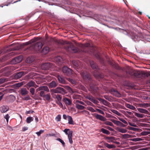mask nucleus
<instances>
[{
    "label": "nucleus",
    "instance_id": "obj_1",
    "mask_svg": "<svg viewBox=\"0 0 150 150\" xmlns=\"http://www.w3.org/2000/svg\"><path fill=\"white\" fill-rule=\"evenodd\" d=\"M126 74L130 76H134L136 78L144 79L146 78L145 72H140L133 70H129L126 71Z\"/></svg>",
    "mask_w": 150,
    "mask_h": 150
},
{
    "label": "nucleus",
    "instance_id": "obj_2",
    "mask_svg": "<svg viewBox=\"0 0 150 150\" xmlns=\"http://www.w3.org/2000/svg\"><path fill=\"white\" fill-rule=\"evenodd\" d=\"M65 49L68 52L73 53H79L80 52L79 50L72 44L67 45Z\"/></svg>",
    "mask_w": 150,
    "mask_h": 150
},
{
    "label": "nucleus",
    "instance_id": "obj_3",
    "mask_svg": "<svg viewBox=\"0 0 150 150\" xmlns=\"http://www.w3.org/2000/svg\"><path fill=\"white\" fill-rule=\"evenodd\" d=\"M37 90L40 92L39 93V95L42 97H43L45 95V91L48 92L49 91L48 87L46 86H40L37 89Z\"/></svg>",
    "mask_w": 150,
    "mask_h": 150
},
{
    "label": "nucleus",
    "instance_id": "obj_4",
    "mask_svg": "<svg viewBox=\"0 0 150 150\" xmlns=\"http://www.w3.org/2000/svg\"><path fill=\"white\" fill-rule=\"evenodd\" d=\"M51 94L52 95L55 93H60L64 94L66 93V91L62 88L58 87L55 89L51 90Z\"/></svg>",
    "mask_w": 150,
    "mask_h": 150
},
{
    "label": "nucleus",
    "instance_id": "obj_5",
    "mask_svg": "<svg viewBox=\"0 0 150 150\" xmlns=\"http://www.w3.org/2000/svg\"><path fill=\"white\" fill-rule=\"evenodd\" d=\"M80 74L84 80L87 81H91L90 75L86 71H81Z\"/></svg>",
    "mask_w": 150,
    "mask_h": 150
},
{
    "label": "nucleus",
    "instance_id": "obj_6",
    "mask_svg": "<svg viewBox=\"0 0 150 150\" xmlns=\"http://www.w3.org/2000/svg\"><path fill=\"white\" fill-rule=\"evenodd\" d=\"M43 45L42 42H37L35 43L32 44L30 47L33 49L37 51L40 49L42 47Z\"/></svg>",
    "mask_w": 150,
    "mask_h": 150
},
{
    "label": "nucleus",
    "instance_id": "obj_7",
    "mask_svg": "<svg viewBox=\"0 0 150 150\" xmlns=\"http://www.w3.org/2000/svg\"><path fill=\"white\" fill-rule=\"evenodd\" d=\"M62 71L65 75L68 76H70L72 74V70L66 66L63 67Z\"/></svg>",
    "mask_w": 150,
    "mask_h": 150
},
{
    "label": "nucleus",
    "instance_id": "obj_8",
    "mask_svg": "<svg viewBox=\"0 0 150 150\" xmlns=\"http://www.w3.org/2000/svg\"><path fill=\"white\" fill-rule=\"evenodd\" d=\"M110 91L111 94L117 97L120 98L121 97V95L120 93L116 90L114 88H111Z\"/></svg>",
    "mask_w": 150,
    "mask_h": 150
},
{
    "label": "nucleus",
    "instance_id": "obj_9",
    "mask_svg": "<svg viewBox=\"0 0 150 150\" xmlns=\"http://www.w3.org/2000/svg\"><path fill=\"white\" fill-rule=\"evenodd\" d=\"M26 74V73L23 71H21L15 74L13 78L15 79H17L21 78L22 76Z\"/></svg>",
    "mask_w": 150,
    "mask_h": 150
},
{
    "label": "nucleus",
    "instance_id": "obj_10",
    "mask_svg": "<svg viewBox=\"0 0 150 150\" xmlns=\"http://www.w3.org/2000/svg\"><path fill=\"white\" fill-rule=\"evenodd\" d=\"M109 64L113 68H115L117 70H120L121 69V68L117 64L115 63V62L110 60L108 61Z\"/></svg>",
    "mask_w": 150,
    "mask_h": 150
},
{
    "label": "nucleus",
    "instance_id": "obj_11",
    "mask_svg": "<svg viewBox=\"0 0 150 150\" xmlns=\"http://www.w3.org/2000/svg\"><path fill=\"white\" fill-rule=\"evenodd\" d=\"M95 55L96 58L99 60L100 63L103 65H105V62L104 59L101 57L100 54L99 53H97Z\"/></svg>",
    "mask_w": 150,
    "mask_h": 150
},
{
    "label": "nucleus",
    "instance_id": "obj_12",
    "mask_svg": "<svg viewBox=\"0 0 150 150\" xmlns=\"http://www.w3.org/2000/svg\"><path fill=\"white\" fill-rule=\"evenodd\" d=\"M51 66V64L49 63L43 64L41 66L42 69L47 70L49 69Z\"/></svg>",
    "mask_w": 150,
    "mask_h": 150
},
{
    "label": "nucleus",
    "instance_id": "obj_13",
    "mask_svg": "<svg viewBox=\"0 0 150 150\" xmlns=\"http://www.w3.org/2000/svg\"><path fill=\"white\" fill-rule=\"evenodd\" d=\"M72 63L75 68L79 69L80 68V66L81 65V63L78 61L73 60L72 61Z\"/></svg>",
    "mask_w": 150,
    "mask_h": 150
},
{
    "label": "nucleus",
    "instance_id": "obj_14",
    "mask_svg": "<svg viewBox=\"0 0 150 150\" xmlns=\"http://www.w3.org/2000/svg\"><path fill=\"white\" fill-rule=\"evenodd\" d=\"M20 91L21 94L23 96L27 95L29 92L25 88H21Z\"/></svg>",
    "mask_w": 150,
    "mask_h": 150
},
{
    "label": "nucleus",
    "instance_id": "obj_15",
    "mask_svg": "<svg viewBox=\"0 0 150 150\" xmlns=\"http://www.w3.org/2000/svg\"><path fill=\"white\" fill-rule=\"evenodd\" d=\"M95 116L97 119L102 121H105L106 120V119L105 117L97 114H95Z\"/></svg>",
    "mask_w": 150,
    "mask_h": 150
},
{
    "label": "nucleus",
    "instance_id": "obj_16",
    "mask_svg": "<svg viewBox=\"0 0 150 150\" xmlns=\"http://www.w3.org/2000/svg\"><path fill=\"white\" fill-rule=\"evenodd\" d=\"M112 121L115 125L117 126H120L121 127H125L126 126L121 122L120 121L113 120Z\"/></svg>",
    "mask_w": 150,
    "mask_h": 150
},
{
    "label": "nucleus",
    "instance_id": "obj_17",
    "mask_svg": "<svg viewBox=\"0 0 150 150\" xmlns=\"http://www.w3.org/2000/svg\"><path fill=\"white\" fill-rule=\"evenodd\" d=\"M9 109L8 106L4 105L0 108V111L2 113H4L7 112Z\"/></svg>",
    "mask_w": 150,
    "mask_h": 150
},
{
    "label": "nucleus",
    "instance_id": "obj_18",
    "mask_svg": "<svg viewBox=\"0 0 150 150\" xmlns=\"http://www.w3.org/2000/svg\"><path fill=\"white\" fill-rule=\"evenodd\" d=\"M73 131H69V134H68V138L69 142L70 144H72L73 143L72 139Z\"/></svg>",
    "mask_w": 150,
    "mask_h": 150
},
{
    "label": "nucleus",
    "instance_id": "obj_19",
    "mask_svg": "<svg viewBox=\"0 0 150 150\" xmlns=\"http://www.w3.org/2000/svg\"><path fill=\"white\" fill-rule=\"evenodd\" d=\"M87 98L95 104H97L98 103V102L95 100L92 96H87Z\"/></svg>",
    "mask_w": 150,
    "mask_h": 150
},
{
    "label": "nucleus",
    "instance_id": "obj_20",
    "mask_svg": "<svg viewBox=\"0 0 150 150\" xmlns=\"http://www.w3.org/2000/svg\"><path fill=\"white\" fill-rule=\"evenodd\" d=\"M63 100L66 105H70L72 103L71 101L66 97L64 98Z\"/></svg>",
    "mask_w": 150,
    "mask_h": 150
},
{
    "label": "nucleus",
    "instance_id": "obj_21",
    "mask_svg": "<svg viewBox=\"0 0 150 150\" xmlns=\"http://www.w3.org/2000/svg\"><path fill=\"white\" fill-rule=\"evenodd\" d=\"M49 47H45L41 51V53L43 54H45L49 52Z\"/></svg>",
    "mask_w": 150,
    "mask_h": 150
},
{
    "label": "nucleus",
    "instance_id": "obj_22",
    "mask_svg": "<svg viewBox=\"0 0 150 150\" xmlns=\"http://www.w3.org/2000/svg\"><path fill=\"white\" fill-rule=\"evenodd\" d=\"M22 57L21 56H19L18 57H15L13 60V61H15V63H18L22 61Z\"/></svg>",
    "mask_w": 150,
    "mask_h": 150
},
{
    "label": "nucleus",
    "instance_id": "obj_23",
    "mask_svg": "<svg viewBox=\"0 0 150 150\" xmlns=\"http://www.w3.org/2000/svg\"><path fill=\"white\" fill-rule=\"evenodd\" d=\"M90 63L92 68L93 69H97L98 67L96 64L93 61L90 62Z\"/></svg>",
    "mask_w": 150,
    "mask_h": 150
},
{
    "label": "nucleus",
    "instance_id": "obj_24",
    "mask_svg": "<svg viewBox=\"0 0 150 150\" xmlns=\"http://www.w3.org/2000/svg\"><path fill=\"white\" fill-rule=\"evenodd\" d=\"M117 130L119 132L124 133L127 132V130L121 127H117Z\"/></svg>",
    "mask_w": 150,
    "mask_h": 150
},
{
    "label": "nucleus",
    "instance_id": "obj_25",
    "mask_svg": "<svg viewBox=\"0 0 150 150\" xmlns=\"http://www.w3.org/2000/svg\"><path fill=\"white\" fill-rule=\"evenodd\" d=\"M35 83L33 81H31L28 82L26 85V87L28 88H29L31 87L35 86L34 85Z\"/></svg>",
    "mask_w": 150,
    "mask_h": 150
},
{
    "label": "nucleus",
    "instance_id": "obj_26",
    "mask_svg": "<svg viewBox=\"0 0 150 150\" xmlns=\"http://www.w3.org/2000/svg\"><path fill=\"white\" fill-rule=\"evenodd\" d=\"M57 86V84L56 81H52L50 83L49 87L50 88H54Z\"/></svg>",
    "mask_w": 150,
    "mask_h": 150
},
{
    "label": "nucleus",
    "instance_id": "obj_27",
    "mask_svg": "<svg viewBox=\"0 0 150 150\" xmlns=\"http://www.w3.org/2000/svg\"><path fill=\"white\" fill-rule=\"evenodd\" d=\"M98 100L99 101H101L103 104L107 106L109 104V103L108 101L104 99L99 98L98 99Z\"/></svg>",
    "mask_w": 150,
    "mask_h": 150
},
{
    "label": "nucleus",
    "instance_id": "obj_28",
    "mask_svg": "<svg viewBox=\"0 0 150 150\" xmlns=\"http://www.w3.org/2000/svg\"><path fill=\"white\" fill-rule=\"evenodd\" d=\"M138 110L141 113L148 114L149 112L147 110L142 108H139L138 109Z\"/></svg>",
    "mask_w": 150,
    "mask_h": 150
},
{
    "label": "nucleus",
    "instance_id": "obj_29",
    "mask_svg": "<svg viewBox=\"0 0 150 150\" xmlns=\"http://www.w3.org/2000/svg\"><path fill=\"white\" fill-rule=\"evenodd\" d=\"M105 146L109 149H113L115 148V146L113 144H110L107 143H105L104 144Z\"/></svg>",
    "mask_w": 150,
    "mask_h": 150
},
{
    "label": "nucleus",
    "instance_id": "obj_30",
    "mask_svg": "<svg viewBox=\"0 0 150 150\" xmlns=\"http://www.w3.org/2000/svg\"><path fill=\"white\" fill-rule=\"evenodd\" d=\"M58 79L60 83L63 84L65 83L66 81L65 80L60 76H58Z\"/></svg>",
    "mask_w": 150,
    "mask_h": 150
},
{
    "label": "nucleus",
    "instance_id": "obj_31",
    "mask_svg": "<svg viewBox=\"0 0 150 150\" xmlns=\"http://www.w3.org/2000/svg\"><path fill=\"white\" fill-rule=\"evenodd\" d=\"M101 131L103 133L109 135L110 134V132L109 131L103 128L101 129Z\"/></svg>",
    "mask_w": 150,
    "mask_h": 150
},
{
    "label": "nucleus",
    "instance_id": "obj_32",
    "mask_svg": "<svg viewBox=\"0 0 150 150\" xmlns=\"http://www.w3.org/2000/svg\"><path fill=\"white\" fill-rule=\"evenodd\" d=\"M68 123L70 125H74V121L72 117L70 116H67Z\"/></svg>",
    "mask_w": 150,
    "mask_h": 150
},
{
    "label": "nucleus",
    "instance_id": "obj_33",
    "mask_svg": "<svg viewBox=\"0 0 150 150\" xmlns=\"http://www.w3.org/2000/svg\"><path fill=\"white\" fill-rule=\"evenodd\" d=\"M54 98H55L59 102L61 100L62 98L60 95L57 94V95L53 94L52 95Z\"/></svg>",
    "mask_w": 150,
    "mask_h": 150
},
{
    "label": "nucleus",
    "instance_id": "obj_34",
    "mask_svg": "<svg viewBox=\"0 0 150 150\" xmlns=\"http://www.w3.org/2000/svg\"><path fill=\"white\" fill-rule=\"evenodd\" d=\"M126 106L127 108L133 110H134L135 109V108L134 106L128 103L126 104Z\"/></svg>",
    "mask_w": 150,
    "mask_h": 150
},
{
    "label": "nucleus",
    "instance_id": "obj_35",
    "mask_svg": "<svg viewBox=\"0 0 150 150\" xmlns=\"http://www.w3.org/2000/svg\"><path fill=\"white\" fill-rule=\"evenodd\" d=\"M55 60L57 62L60 63V64H61L62 61V58L60 56H57L55 58Z\"/></svg>",
    "mask_w": 150,
    "mask_h": 150
},
{
    "label": "nucleus",
    "instance_id": "obj_36",
    "mask_svg": "<svg viewBox=\"0 0 150 150\" xmlns=\"http://www.w3.org/2000/svg\"><path fill=\"white\" fill-rule=\"evenodd\" d=\"M33 118L31 117H29L26 118V121L28 123H30L33 120Z\"/></svg>",
    "mask_w": 150,
    "mask_h": 150
},
{
    "label": "nucleus",
    "instance_id": "obj_37",
    "mask_svg": "<svg viewBox=\"0 0 150 150\" xmlns=\"http://www.w3.org/2000/svg\"><path fill=\"white\" fill-rule=\"evenodd\" d=\"M76 108L80 110H83L85 108V107L79 104L78 103H76Z\"/></svg>",
    "mask_w": 150,
    "mask_h": 150
},
{
    "label": "nucleus",
    "instance_id": "obj_38",
    "mask_svg": "<svg viewBox=\"0 0 150 150\" xmlns=\"http://www.w3.org/2000/svg\"><path fill=\"white\" fill-rule=\"evenodd\" d=\"M43 97L45 98L48 101H49L51 98L50 96V94H47L45 95Z\"/></svg>",
    "mask_w": 150,
    "mask_h": 150
},
{
    "label": "nucleus",
    "instance_id": "obj_39",
    "mask_svg": "<svg viewBox=\"0 0 150 150\" xmlns=\"http://www.w3.org/2000/svg\"><path fill=\"white\" fill-rule=\"evenodd\" d=\"M135 115L138 117L142 118L144 117V115L142 114H140L137 112H135Z\"/></svg>",
    "mask_w": 150,
    "mask_h": 150
},
{
    "label": "nucleus",
    "instance_id": "obj_40",
    "mask_svg": "<svg viewBox=\"0 0 150 150\" xmlns=\"http://www.w3.org/2000/svg\"><path fill=\"white\" fill-rule=\"evenodd\" d=\"M111 111L112 112L116 114L118 116H120L121 115L120 113L116 110L112 109L111 110Z\"/></svg>",
    "mask_w": 150,
    "mask_h": 150
},
{
    "label": "nucleus",
    "instance_id": "obj_41",
    "mask_svg": "<svg viewBox=\"0 0 150 150\" xmlns=\"http://www.w3.org/2000/svg\"><path fill=\"white\" fill-rule=\"evenodd\" d=\"M140 107L143 108H146L150 106V104L147 103H143L140 104Z\"/></svg>",
    "mask_w": 150,
    "mask_h": 150
},
{
    "label": "nucleus",
    "instance_id": "obj_42",
    "mask_svg": "<svg viewBox=\"0 0 150 150\" xmlns=\"http://www.w3.org/2000/svg\"><path fill=\"white\" fill-rule=\"evenodd\" d=\"M91 46V45L89 43H86L83 45L82 47H84V49H86L87 50L88 49V47Z\"/></svg>",
    "mask_w": 150,
    "mask_h": 150
},
{
    "label": "nucleus",
    "instance_id": "obj_43",
    "mask_svg": "<svg viewBox=\"0 0 150 150\" xmlns=\"http://www.w3.org/2000/svg\"><path fill=\"white\" fill-rule=\"evenodd\" d=\"M106 139L109 140L108 142H112L113 140L115 139V137H107Z\"/></svg>",
    "mask_w": 150,
    "mask_h": 150
},
{
    "label": "nucleus",
    "instance_id": "obj_44",
    "mask_svg": "<svg viewBox=\"0 0 150 150\" xmlns=\"http://www.w3.org/2000/svg\"><path fill=\"white\" fill-rule=\"evenodd\" d=\"M104 124L105 125H109L112 127H113L114 126L113 123L112 122L109 121H105L104 122Z\"/></svg>",
    "mask_w": 150,
    "mask_h": 150
},
{
    "label": "nucleus",
    "instance_id": "obj_45",
    "mask_svg": "<svg viewBox=\"0 0 150 150\" xmlns=\"http://www.w3.org/2000/svg\"><path fill=\"white\" fill-rule=\"evenodd\" d=\"M56 140L59 141L60 142H61L63 146L64 147L65 146V143L64 141L62 139L60 138H58L56 139Z\"/></svg>",
    "mask_w": 150,
    "mask_h": 150
},
{
    "label": "nucleus",
    "instance_id": "obj_46",
    "mask_svg": "<svg viewBox=\"0 0 150 150\" xmlns=\"http://www.w3.org/2000/svg\"><path fill=\"white\" fill-rule=\"evenodd\" d=\"M87 109L91 112H96V110H95L93 108L91 107H88L87 108Z\"/></svg>",
    "mask_w": 150,
    "mask_h": 150
},
{
    "label": "nucleus",
    "instance_id": "obj_47",
    "mask_svg": "<svg viewBox=\"0 0 150 150\" xmlns=\"http://www.w3.org/2000/svg\"><path fill=\"white\" fill-rule=\"evenodd\" d=\"M122 137L125 139L131 137V135L128 134H122Z\"/></svg>",
    "mask_w": 150,
    "mask_h": 150
},
{
    "label": "nucleus",
    "instance_id": "obj_48",
    "mask_svg": "<svg viewBox=\"0 0 150 150\" xmlns=\"http://www.w3.org/2000/svg\"><path fill=\"white\" fill-rule=\"evenodd\" d=\"M149 134V132L143 131L141 133V135L142 136H145L148 134Z\"/></svg>",
    "mask_w": 150,
    "mask_h": 150
},
{
    "label": "nucleus",
    "instance_id": "obj_49",
    "mask_svg": "<svg viewBox=\"0 0 150 150\" xmlns=\"http://www.w3.org/2000/svg\"><path fill=\"white\" fill-rule=\"evenodd\" d=\"M61 118V115H57V116L56 117L55 120L59 122L60 121Z\"/></svg>",
    "mask_w": 150,
    "mask_h": 150
},
{
    "label": "nucleus",
    "instance_id": "obj_50",
    "mask_svg": "<svg viewBox=\"0 0 150 150\" xmlns=\"http://www.w3.org/2000/svg\"><path fill=\"white\" fill-rule=\"evenodd\" d=\"M96 112H98L100 113L102 115L104 114V112L102 110L100 109H98V108H96Z\"/></svg>",
    "mask_w": 150,
    "mask_h": 150
},
{
    "label": "nucleus",
    "instance_id": "obj_51",
    "mask_svg": "<svg viewBox=\"0 0 150 150\" xmlns=\"http://www.w3.org/2000/svg\"><path fill=\"white\" fill-rule=\"evenodd\" d=\"M71 130H70L69 129H65L63 131L64 132H65V134L66 135H68V134H69V131H71Z\"/></svg>",
    "mask_w": 150,
    "mask_h": 150
},
{
    "label": "nucleus",
    "instance_id": "obj_52",
    "mask_svg": "<svg viewBox=\"0 0 150 150\" xmlns=\"http://www.w3.org/2000/svg\"><path fill=\"white\" fill-rule=\"evenodd\" d=\"M6 81L7 80L6 79L4 78L1 79H0V84L3 83Z\"/></svg>",
    "mask_w": 150,
    "mask_h": 150
},
{
    "label": "nucleus",
    "instance_id": "obj_53",
    "mask_svg": "<svg viewBox=\"0 0 150 150\" xmlns=\"http://www.w3.org/2000/svg\"><path fill=\"white\" fill-rule=\"evenodd\" d=\"M30 91L32 95H34L35 93V89L31 88L30 89Z\"/></svg>",
    "mask_w": 150,
    "mask_h": 150
},
{
    "label": "nucleus",
    "instance_id": "obj_54",
    "mask_svg": "<svg viewBox=\"0 0 150 150\" xmlns=\"http://www.w3.org/2000/svg\"><path fill=\"white\" fill-rule=\"evenodd\" d=\"M10 117V116L8 114H7L4 116V118L6 119L7 122H8L9 118Z\"/></svg>",
    "mask_w": 150,
    "mask_h": 150
},
{
    "label": "nucleus",
    "instance_id": "obj_55",
    "mask_svg": "<svg viewBox=\"0 0 150 150\" xmlns=\"http://www.w3.org/2000/svg\"><path fill=\"white\" fill-rule=\"evenodd\" d=\"M69 81L73 84H75L76 83V81L72 79H69Z\"/></svg>",
    "mask_w": 150,
    "mask_h": 150
},
{
    "label": "nucleus",
    "instance_id": "obj_56",
    "mask_svg": "<svg viewBox=\"0 0 150 150\" xmlns=\"http://www.w3.org/2000/svg\"><path fill=\"white\" fill-rule=\"evenodd\" d=\"M43 132L44 130H40L39 132H36V133L38 136H39L41 134L43 133Z\"/></svg>",
    "mask_w": 150,
    "mask_h": 150
},
{
    "label": "nucleus",
    "instance_id": "obj_57",
    "mask_svg": "<svg viewBox=\"0 0 150 150\" xmlns=\"http://www.w3.org/2000/svg\"><path fill=\"white\" fill-rule=\"evenodd\" d=\"M127 114H128L129 115H130L131 116H132L133 114L132 112H129V111H126V112L125 115L126 116H127V117H128V116Z\"/></svg>",
    "mask_w": 150,
    "mask_h": 150
},
{
    "label": "nucleus",
    "instance_id": "obj_58",
    "mask_svg": "<svg viewBox=\"0 0 150 150\" xmlns=\"http://www.w3.org/2000/svg\"><path fill=\"white\" fill-rule=\"evenodd\" d=\"M119 119L120 121H122L125 124H126L127 125L128 124L126 120H125L121 118H119Z\"/></svg>",
    "mask_w": 150,
    "mask_h": 150
},
{
    "label": "nucleus",
    "instance_id": "obj_59",
    "mask_svg": "<svg viewBox=\"0 0 150 150\" xmlns=\"http://www.w3.org/2000/svg\"><path fill=\"white\" fill-rule=\"evenodd\" d=\"M129 129L130 130L134 131H136L138 130V129L137 128L131 127H130L129 128Z\"/></svg>",
    "mask_w": 150,
    "mask_h": 150
},
{
    "label": "nucleus",
    "instance_id": "obj_60",
    "mask_svg": "<svg viewBox=\"0 0 150 150\" xmlns=\"http://www.w3.org/2000/svg\"><path fill=\"white\" fill-rule=\"evenodd\" d=\"M76 103H79L81 104L82 105H85V103L81 101H80L79 100H76Z\"/></svg>",
    "mask_w": 150,
    "mask_h": 150
},
{
    "label": "nucleus",
    "instance_id": "obj_61",
    "mask_svg": "<svg viewBox=\"0 0 150 150\" xmlns=\"http://www.w3.org/2000/svg\"><path fill=\"white\" fill-rule=\"evenodd\" d=\"M33 112H34L33 111L30 110L29 111H27L25 112V113L26 114H30L31 113H33Z\"/></svg>",
    "mask_w": 150,
    "mask_h": 150
},
{
    "label": "nucleus",
    "instance_id": "obj_62",
    "mask_svg": "<svg viewBox=\"0 0 150 150\" xmlns=\"http://www.w3.org/2000/svg\"><path fill=\"white\" fill-rule=\"evenodd\" d=\"M10 98L12 99L13 101H14L15 100V97L13 95H10Z\"/></svg>",
    "mask_w": 150,
    "mask_h": 150
},
{
    "label": "nucleus",
    "instance_id": "obj_63",
    "mask_svg": "<svg viewBox=\"0 0 150 150\" xmlns=\"http://www.w3.org/2000/svg\"><path fill=\"white\" fill-rule=\"evenodd\" d=\"M145 77H148L150 76V72H147L146 73H145Z\"/></svg>",
    "mask_w": 150,
    "mask_h": 150
},
{
    "label": "nucleus",
    "instance_id": "obj_64",
    "mask_svg": "<svg viewBox=\"0 0 150 150\" xmlns=\"http://www.w3.org/2000/svg\"><path fill=\"white\" fill-rule=\"evenodd\" d=\"M23 85V83L22 82L18 83L16 84L17 86L18 87H20Z\"/></svg>",
    "mask_w": 150,
    "mask_h": 150
}]
</instances>
